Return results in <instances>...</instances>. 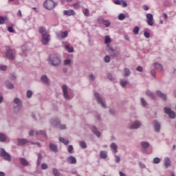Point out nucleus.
Returning <instances> with one entry per match:
<instances>
[{
  "label": "nucleus",
  "instance_id": "c9c22d12",
  "mask_svg": "<svg viewBox=\"0 0 176 176\" xmlns=\"http://www.w3.org/2000/svg\"><path fill=\"white\" fill-rule=\"evenodd\" d=\"M124 77H129L131 74V72L130 69H129L127 67L124 69Z\"/></svg>",
  "mask_w": 176,
  "mask_h": 176
},
{
  "label": "nucleus",
  "instance_id": "9b49d317",
  "mask_svg": "<svg viewBox=\"0 0 176 176\" xmlns=\"http://www.w3.org/2000/svg\"><path fill=\"white\" fill-rule=\"evenodd\" d=\"M50 35L49 33H46L42 35L41 43L44 45H47L50 41Z\"/></svg>",
  "mask_w": 176,
  "mask_h": 176
},
{
  "label": "nucleus",
  "instance_id": "aec40b11",
  "mask_svg": "<svg viewBox=\"0 0 176 176\" xmlns=\"http://www.w3.org/2000/svg\"><path fill=\"white\" fill-rule=\"evenodd\" d=\"M110 148L113 153L117 154L118 153V146L116 143L112 142L110 145Z\"/></svg>",
  "mask_w": 176,
  "mask_h": 176
},
{
  "label": "nucleus",
  "instance_id": "5701e85b",
  "mask_svg": "<svg viewBox=\"0 0 176 176\" xmlns=\"http://www.w3.org/2000/svg\"><path fill=\"white\" fill-rule=\"evenodd\" d=\"M64 16H75L76 12L74 10H64Z\"/></svg>",
  "mask_w": 176,
  "mask_h": 176
},
{
  "label": "nucleus",
  "instance_id": "a19ab883",
  "mask_svg": "<svg viewBox=\"0 0 176 176\" xmlns=\"http://www.w3.org/2000/svg\"><path fill=\"white\" fill-rule=\"evenodd\" d=\"M52 173L54 175V176H60V172L58 171V170L56 168H54L52 169Z\"/></svg>",
  "mask_w": 176,
  "mask_h": 176
},
{
  "label": "nucleus",
  "instance_id": "8fccbe9b",
  "mask_svg": "<svg viewBox=\"0 0 176 176\" xmlns=\"http://www.w3.org/2000/svg\"><path fill=\"white\" fill-rule=\"evenodd\" d=\"M104 61L105 63H109L111 62V57L110 56H105L104 58Z\"/></svg>",
  "mask_w": 176,
  "mask_h": 176
},
{
  "label": "nucleus",
  "instance_id": "69168bd1",
  "mask_svg": "<svg viewBox=\"0 0 176 176\" xmlns=\"http://www.w3.org/2000/svg\"><path fill=\"white\" fill-rule=\"evenodd\" d=\"M115 5H122V0H114Z\"/></svg>",
  "mask_w": 176,
  "mask_h": 176
},
{
  "label": "nucleus",
  "instance_id": "72a5a7b5",
  "mask_svg": "<svg viewBox=\"0 0 176 176\" xmlns=\"http://www.w3.org/2000/svg\"><path fill=\"white\" fill-rule=\"evenodd\" d=\"M6 135L3 133H0V142H6Z\"/></svg>",
  "mask_w": 176,
  "mask_h": 176
},
{
  "label": "nucleus",
  "instance_id": "338daca9",
  "mask_svg": "<svg viewBox=\"0 0 176 176\" xmlns=\"http://www.w3.org/2000/svg\"><path fill=\"white\" fill-rule=\"evenodd\" d=\"M144 36H145V38H150V36H151V34H149V32H144Z\"/></svg>",
  "mask_w": 176,
  "mask_h": 176
},
{
  "label": "nucleus",
  "instance_id": "1a4fd4ad",
  "mask_svg": "<svg viewBox=\"0 0 176 176\" xmlns=\"http://www.w3.org/2000/svg\"><path fill=\"white\" fill-rule=\"evenodd\" d=\"M146 17L147 19L146 20V23L148 24V25H150L151 27H152V25H153L155 21L153 19V14H151V13H148L146 14Z\"/></svg>",
  "mask_w": 176,
  "mask_h": 176
},
{
  "label": "nucleus",
  "instance_id": "13d9d810",
  "mask_svg": "<svg viewBox=\"0 0 176 176\" xmlns=\"http://www.w3.org/2000/svg\"><path fill=\"white\" fill-rule=\"evenodd\" d=\"M136 71L138 72L142 73L144 72V68L142 66H138L136 68Z\"/></svg>",
  "mask_w": 176,
  "mask_h": 176
},
{
  "label": "nucleus",
  "instance_id": "6e6552de",
  "mask_svg": "<svg viewBox=\"0 0 176 176\" xmlns=\"http://www.w3.org/2000/svg\"><path fill=\"white\" fill-rule=\"evenodd\" d=\"M62 90H63V94L64 98L66 100H71V97L68 93V87H67V85H63L62 86Z\"/></svg>",
  "mask_w": 176,
  "mask_h": 176
},
{
  "label": "nucleus",
  "instance_id": "de8ad7c7",
  "mask_svg": "<svg viewBox=\"0 0 176 176\" xmlns=\"http://www.w3.org/2000/svg\"><path fill=\"white\" fill-rule=\"evenodd\" d=\"M111 37L109 36H106L104 38V43L107 45L108 43H111Z\"/></svg>",
  "mask_w": 176,
  "mask_h": 176
},
{
  "label": "nucleus",
  "instance_id": "6e6d98bb",
  "mask_svg": "<svg viewBox=\"0 0 176 176\" xmlns=\"http://www.w3.org/2000/svg\"><path fill=\"white\" fill-rule=\"evenodd\" d=\"M114 157L116 158V163L119 164L121 161L120 157L117 155H115Z\"/></svg>",
  "mask_w": 176,
  "mask_h": 176
},
{
  "label": "nucleus",
  "instance_id": "4d7b16f0",
  "mask_svg": "<svg viewBox=\"0 0 176 176\" xmlns=\"http://www.w3.org/2000/svg\"><path fill=\"white\" fill-rule=\"evenodd\" d=\"M35 133H36V131L34 129H30L29 131L28 135L29 136H34Z\"/></svg>",
  "mask_w": 176,
  "mask_h": 176
},
{
  "label": "nucleus",
  "instance_id": "b1692460",
  "mask_svg": "<svg viewBox=\"0 0 176 176\" xmlns=\"http://www.w3.org/2000/svg\"><path fill=\"white\" fill-rule=\"evenodd\" d=\"M5 86L8 89H10V90L14 89V85L9 80L5 81Z\"/></svg>",
  "mask_w": 176,
  "mask_h": 176
},
{
  "label": "nucleus",
  "instance_id": "5fc2aeb1",
  "mask_svg": "<svg viewBox=\"0 0 176 176\" xmlns=\"http://www.w3.org/2000/svg\"><path fill=\"white\" fill-rule=\"evenodd\" d=\"M71 65V60L70 59H66L64 60V65L67 66Z\"/></svg>",
  "mask_w": 176,
  "mask_h": 176
},
{
  "label": "nucleus",
  "instance_id": "f257e3e1",
  "mask_svg": "<svg viewBox=\"0 0 176 176\" xmlns=\"http://www.w3.org/2000/svg\"><path fill=\"white\" fill-rule=\"evenodd\" d=\"M47 62L49 65L58 67L60 66L62 61L60 58L56 54H50L48 56Z\"/></svg>",
  "mask_w": 176,
  "mask_h": 176
},
{
  "label": "nucleus",
  "instance_id": "2f4dec72",
  "mask_svg": "<svg viewBox=\"0 0 176 176\" xmlns=\"http://www.w3.org/2000/svg\"><path fill=\"white\" fill-rule=\"evenodd\" d=\"M38 32L41 35H45V34H47L48 32L46 30V28L45 27H39L38 28Z\"/></svg>",
  "mask_w": 176,
  "mask_h": 176
},
{
  "label": "nucleus",
  "instance_id": "c03bdc74",
  "mask_svg": "<svg viewBox=\"0 0 176 176\" xmlns=\"http://www.w3.org/2000/svg\"><path fill=\"white\" fill-rule=\"evenodd\" d=\"M133 32L134 35H138V34L140 32V27L135 26L133 28Z\"/></svg>",
  "mask_w": 176,
  "mask_h": 176
},
{
  "label": "nucleus",
  "instance_id": "0e129e2a",
  "mask_svg": "<svg viewBox=\"0 0 176 176\" xmlns=\"http://www.w3.org/2000/svg\"><path fill=\"white\" fill-rule=\"evenodd\" d=\"M89 78L91 80L94 81L96 80V76L93 74H90Z\"/></svg>",
  "mask_w": 176,
  "mask_h": 176
},
{
  "label": "nucleus",
  "instance_id": "864d4df0",
  "mask_svg": "<svg viewBox=\"0 0 176 176\" xmlns=\"http://www.w3.org/2000/svg\"><path fill=\"white\" fill-rule=\"evenodd\" d=\"M121 6H122L123 8H127L128 6L127 2L124 0H121Z\"/></svg>",
  "mask_w": 176,
  "mask_h": 176
},
{
  "label": "nucleus",
  "instance_id": "423d86ee",
  "mask_svg": "<svg viewBox=\"0 0 176 176\" xmlns=\"http://www.w3.org/2000/svg\"><path fill=\"white\" fill-rule=\"evenodd\" d=\"M0 157H2L5 161L11 162L12 157L11 155L6 152L3 148H0Z\"/></svg>",
  "mask_w": 176,
  "mask_h": 176
},
{
  "label": "nucleus",
  "instance_id": "bf43d9fd",
  "mask_svg": "<svg viewBox=\"0 0 176 176\" xmlns=\"http://www.w3.org/2000/svg\"><path fill=\"white\" fill-rule=\"evenodd\" d=\"M66 125L65 124H60V122L59 123V126L58 127V129H60V130H65L66 129Z\"/></svg>",
  "mask_w": 176,
  "mask_h": 176
},
{
  "label": "nucleus",
  "instance_id": "4be33fe9",
  "mask_svg": "<svg viewBox=\"0 0 176 176\" xmlns=\"http://www.w3.org/2000/svg\"><path fill=\"white\" fill-rule=\"evenodd\" d=\"M67 161L70 164H76V163H77V160L74 156L68 157L67 159Z\"/></svg>",
  "mask_w": 176,
  "mask_h": 176
},
{
  "label": "nucleus",
  "instance_id": "bb28decb",
  "mask_svg": "<svg viewBox=\"0 0 176 176\" xmlns=\"http://www.w3.org/2000/svg\"><path fill=\"white\" fill-rule=\"evenodd\" d=\"M146 95L147 96L150 97L153 100H156V96L155 95V94H153V92H152L151 91H146Z\"/></svg>",
  "mask_w": 176,
  "mask_h": 176
},
{
  "label": "nucleus",
  "instance_id": "e433bc0d",
  "mask_svg": "<svg viewBox=\"0 0 176 176\" xmlns=\"http://www.w3.org/2000/svg\"><path fill=\"white\" fill-rule=\"evenodd\" d=\"M79 146L82 149H85L87 148V144L85 141H80Z\"/></svg>",
  "mask_w": 176,
  "mask_h": 176
},
{
  "label": "nucleus",
  "instance_id": "a18cd8bd",
  "mask_svg": "<svg viewBox=\"0 0 176 176\" xmlns=\"http://www.w3.org/2000/svg\"><path fill=\"white\" fill-rule=\"evenodd\" d=\"M32 96H33V92L31 90L27 91V93H26L27 98L30 99L32 97Z\"/></svg>",
  "mask_w": 176,
  "mask_h": 176
},
{
  "label": "nucleus",
  "instance_id": "052dcab7",
  "mask_svg": "<svg viewBox=\"0 0 176 176\" xmlns=\"http://www.w3.org/2000/svg\"><path fill=\"white\" fill-rule=\"evenodd\" d=\"M103 24L105 25V27H110L111 22L109 21H103Z\"/></svg>",
  "mask_w": 176,
  "mask_h": 176
},
{
  "label": "nucleus",
  "instance_id": "412c9836",
  "mask_svg": "<svg viewBox=\"0 0 176 176\" xmlns=\"http://www.w3.org/2000/svg\"><path fill=\"white\" fill-rule=\"evenodd\" d=\"M164 111L166 114L168 115V116L170 119L174 118L173 112L171 111V109L167 108V107H164Z\"/></svg>",
  "mask_w": 176,
  "mask_h": 176
},
{
  "label": "nucleus",
  "instance_id": "37998d69",
  "mask_svg": "<svg viewBox=\"0 0 176 176\" xmlns=\"http://www.w3.org/2000/svg\"><path fill=\"white\" fill-rule=\"evenodd\" d=\"M83 14L85 16V17H89L90 12L88 8H85L84 10H82Z\"/></svg>",
  "mask_w": 176,
  "mask_h": 176
},
{
  "label": "nucleus",
  "instance_id": "c85d7f7f",
  "mask_svg": "<svg viewBox=\"0 0 176 176\" xmlns=\"http://www.w3.org/2000/svg\"><path fill=\"white\" fill-rule=\"evenodd\" d=\"M35 135H42L44 138H47V133L44 130H40V131H35Z\"/></svg>",
  "mask_w": 176,
  "mask_h": 176
},
{
  "label": "nucleus",
  "instance_id": "cd10ccee",
  "mask_svg": "<svg viewBox=\"0 0 176 176\" xmlns=\"http://www.w3.org/2000/svg\"><path fill=\"white\" fill-rule=\"evenodd\" d=\"M42 160H43V155H42L41 153H38V157H37V162H36L37 166H41Z\"/></svg>",
  "mask_w": 176,
  "mask_h": 176
},
{
  "label": "nucleus",
  "instance_id": "a211bd4d",
  "mask_svg": "<svg viewBox=\"0 0 176 176\" xmlns=\"http://www.w3.org/2000/svg\"><path fill=\"white\" fill-rule=\"evenodd\" d=\"M140 145H141V147L143 149L144 152H146V149H148V148H149V146H151V144H149V142H146V141H142L140 142Z\"/></svg>",
  "mask_w": 176,
  "mask_h": 176
},
{
  "label": "nucleus",
  "instance_id": "ddd939ff",
  "mask_svg": "<svg viewBox=\"0 0 176 176\" xmlns=\"http://www.w3.org/2000/svg\"><path fill=\"white\" fill-rule=\"evenodd\" d=\"M142 125V124L140 121L136 120L130 126V129H138L141 127Z\"/></svg>",
  "mask_w": 176,
  "mask_h": 176
},
{
  "label": "nucleus",
  "instance_id": "39448f33",
  "mask_svg": "<svg viewBox=\"0 0 176 176\" xmlns=\"http://www.w3.org/2000/svg\"><path fill=\"white\" fill-rule=\"evenodd\" d=\"M108 52L111 57L118 58L120 55L121 51L119 48L114 49L113 47L109 46Z\"/></svg>",
  "mask_w": 176,
  "mask_h": 176
},
{
  "label": "nucleus",
  "instance_id": "58836bf2",
  "mask_svg": "<svg viewBox=\"0 0 176 176\" xmlns=\"http://www.w3.org/2000/svg\"><path fill=\"white\" fill-rule=\"evenodd\" d=\"M65 47L68 53H73L74 52V47H71L69 45H65Z\"/></svg>",
  "mask_w": 176,
  "mask_h": 176
},
{
  "label": "nucleus",
  "instance_id": "393cba45",
  "mask_svg": "<svg viewBox=\"0 0 176 176\" xmlns=\"http://www.w3.org/2000/svg\"><path fill=\"white\" fill-rule=\"evenodd\" d=\"M41 80L46 85H50V80L47 75H43Z\"/></svg>",
  "mask_w": 176,
  "mask_h": 176
},
{
  "label": "nucleus",
  "instance_id": "20e7f679",
  "mask_svg": "<svg viewBox=\"0 0 176 176\" xmlns=\"http://www.w3.org/2000/svg\"><path fill=\"white\" fill-rule=\"evenodd\" d=\"M94 98H95L97 103L98 104H100L101 106V107H102L103 109L107 108V105L105 104V102L104 101L102 96L99 93L95 92L94 93Z\"/></svg>",
  "mask_w": 176,
  "mask_h": 176
},
{
  "label": "nucleus",
  "instance_id": "4468645a",
  "mask_svg": "<svg viewBox=\"0 0 176 176\" xmlns=\"http://www.w3.org/2000/svg\"><path fill=\"white\" fill-rule=\"evenodd\" d=\"M91 131L98 138H100L102 135L101 132L98 130V129L95 125H93L91 126Z\"/></svg>",
  "mask_w": 176,
  "mask_h": 176
},
{
  "label": "nucleus",
  "instance_id": "3c124183",
  "mask_svg": "<svg viewBox=\"0 0 176 176\" xmlns=\"http://www.w3.org/2000/svg\"><path fill=\"white\" fill-rule=\"evenodd\" d=\"M74 150L73 145H69L67 148V151L69 153L72 154Z\"/></svg>",
  "mask_w": 176,
  "mask_h": 176
},
{
  "label": "nucleus",
  "instance_id": "680f3d73",
  "mask_svg": "<svg viewBox=\"0 0 176 176\" xmlns=\"http://www.w3.org/2000/svg\"><path fill=\"white\" fill-rule=\"evenodd\" d=\"M6 19L3 16H0V24H5Z\"/></svg>",
  "mask_w": 176,
  "mask_h": 176
},
{
  "label": "nucleus",
  "instance_id": "f3484780",
  "mask_svg": "<svg viewBox=\"0 0 176 176\" xmlns=\"http://www.w3.org/2000/svg\"><path fill=\"white\" fill-rule=\"evenodd\" d=\"M153 126H154L155 131L157 133H160V128H161L160 122H159V121H157L156 120H153Z\"/></svg>",
  "mask_w": 176,
  "mask_h": 176
},
{
  "label": "nucleus",
  "instance_id": "a878e982",
  "mask_svg": "<svg viewBox=\"0 0 176 176\" xmlns=\"http://www.w3.org/2000/svg\"><path fill=\"white\" fill-rule=\"evenodd\" d=\"M100 159L105 160L108 157V152L107 151H101L100 152Z\"/></svg>",
  "mask_w": 176,
  "mask_h": 176
},
{
  "label": "nucleus",
  "instance_id": "774afa93",
  "mask_svg": "<svg viewBox=\"0 0 176 176\" xmlns=\"http://www.w3.org/2000/svg\"><path fill=\"white\" fill-rule=\"evenodd\" d=\"M6 69H7V66H6V65H3V66L0 67V70L1 71L5 72V71H6Z\"/></svg>",
  "mask_w": 176,
  "mask_h": 176
},
{
  "label": "nucleus",
  "instance_id": "49530a36",
  "mask_svg": "<svg viewBox=\"0 0 176 176\" xmlns=\"http://www.w3.org/2000/svg\"><path fill=\"white\" fill-rule=\"evenodd\" d=\"M118 20H120V21H123V20H125L126 19V15L123 13H121L118 15Z\"/></svg>",
  "mask_w": 176,
  "mask_h": 176
},
{
  "label": "nucleus",
  "instance_id": "4c0bfd02",
  "mask_svg": "<svg viewBox=\"0 0 176 176\" xmlns=\"http://www.w3.org/2000/svg\"><path fill=\"white\" fill-rule=\"evenodd\" d=\"M59 142L63 143L65 145H69V141L65 140L64 138L60 137L59 138Z\"/></svg>",
  "mask_w": 176,
  "mask_h": 176
},
{
  "label": "nucleus",
  "instance_id": "2eb2a0df",
  "mask_svg": "<svg viewBox=\"0 0 176 176\" xmlns=\"http://www.w3.org/2000/svg\"><path fill=\"white\" fill-rule=\"evenodd\" d=\"M156 94L158 98H161L164 102L167 101V95L162 92V91L158 90L156 91Z\"/></svg>",
  "mask_w": 176,
  "mask_h": 176
},
{
  "label": "nucleus",
  "instance_id": "e2e57ef3",
  "mask_svg": "<svg viewBox=\"0 0 176 176\" xmlns=\"http://www.w3.org/2000/svg\"><path fill=\"white\" fill-rule=\"evenodd\" d=\"M8 32H11V33L15 32V30L13 29V28H12V26H9V27L8 28Z\"/></svg>",
  "mask_w": 176,
  "mask_h": 176
},
{
  "label": "nucleus",
  "instance_id": "09e8293b",
  "mask_svg": "<svg viewBox=\"0 0 176 176\" xmlns=\"http://www.w3.org/2000/svg\"><path fill=\"white\" fill-rule=\"evenodd\" d=\"M41 168L43 170L48 169V165L46 163H43L41 166Z\"/></svg>",
  "mask_w": 176,
  "mask_h": 176
},
{
  "label": "nucleus",
  "instance_id": "9d476101",
  "mask_svg": "<svg viewBox=\"0 0 176 176\" xmlns=\"http://www.w3.org/2000/svg\"><path fill=\"white\" fill-rule=\"evenodd\" d=\"M57 39L62 40L65 39V38H67L68 36V32H59L56 33Z\"/></svg>",
  "mask_w": 176,
  "mask_h": 176
},
{
  "label": "nucleus",
  "instance_id": "6ab92c4d",
  "mask_svg": "<svg viewBox=\"0 0 176 176\" xmlns=\"http://www.w3.org/2000/svg\"><path fill=\"white\" fill-rule=\"evenodd\" d=\"M49 148L52 152L54 153H57L58 152V146L55 144L50 143L49 144Z\"/></svg>",
  "mask_w": 176,
  "mask_h": 176
},
{
  "label": "nucleus",
  "instance_id": "c756f323",
  "mask_svg": "<svg viewBox=\"0 0 176 176\" xmlns=\"http://www.w3.org/2000/svg\"><path fill=\"white\" fill-rule=\"evenodd\" d=\"M20 163L23 166H28L29 165L28 161L24 157L20 158Z\"/></svg>",
  "mask_w": 176,
  "mask_h": 176
},
{
  "label": "nucleus",
  "instance_id": "7c9ffc66",
  "mask_svg": "<svg viewBox=\"0 0 176 176\" xmlns=\"http://www.w3.org/2000/svg\"><path fill=\"white\" fill-rule=\"evenodd\" d=\"M164 162L165 168H168V167H170V164L171 163V162L170 161V158H168V157L164 158Z\"/></svg>",
  "mask_w": 176,
  "mask_h": 176
},
{
  "label": "nucleus",
  "instance_id": "dca6fc26",
  "mask_svg": "<svg viewBox=\"0 0 176 176\" xmlns=\"http://www.w3.org/2000/svg\"><path fill=\"white\" fill-rule=\"evenodd\" d=\"M28 143H29V141L27 139H25V138L17 139V146H24Z\"/></svg>",
  "mask_w": 176,
  "mask_h": 176
},
{
  "label": "nucleus",
  "instance_id": "7ed1b4c3",
  "mask_svg": "<svg viewBox=\"0 0 176 176\" xmlns=\"http://www.w3.org/2000/svg\"><path fill=\"white\" fill-rule=\"evenodd\" d=\"M16 56V52L15 50L8 48L6 50V57L10 60H14Z\"/></svg>",
  "mask_w": 176,
  "mask_h": 176
},
{
  "label": "nucleus",
  "instance_id": "473e14b6",
  "mask_svg": "<svg viewBox=\"0 0 176 176\" xmlns=\"http://www.w3.org/2000/svg\"><path fill=\"white\" fill-rule=\"evenodd\" d=\"M21 50L23 52V56L27 57V52H28V47L26 45H22Z\"/></svg>",
  "mask_w": 176,
  "mask_h": 176
},
{
  "label": "nucleus",
  "instance_id": "f03ea898",
  "mask_svg": "<svg viewBox=\"0 0 176 176\" xmlns=\"http://www.w3.org/2000/svg\"><path fill=\"white\" fill-rule=\"evenodd\" d=\"M13 102L14 104L13 107V112L16 114L19 113L23 108V102L21 99L15 98Z\"/></svg>",
  "mask_w": 176,
  "mask_h": 176
},
{
  "label": "nucleus",
  "instance_id": "603ef678",
  "mask_svg": "<svg viewBox=\"0 0 176 176\" xmlns=\"http://www.w3.org/2000/svg\"><path fill=\"white\" fill-rule=\"evenodd\" d=\"M154 164H159L160 163V158L155 157L153 161Z\"/></svg>",
  "mask_w": 176,
  "mask_h": 176
},
{
  "label": "nucleus",
  "instance_id": "0eeeda50",
  "mask_svg": "<svg viewBox=\"0 0 176 176\" xmlns=\"http://www.w3.org/2000/svg\"><path fill=\"white\" fill-rule=\"evenodd\" d=\"M43 6L47 10H52V9H54L56 3L53 0H46L43 3Z\"/></svg>",
  "mask_w": 176,
  "mask_h": 176
},
{
  "label": "nucleus",
  "instance_id": "79ce46f5",
  "mask_svg": "<svg viewBox=\"0 0 176 176\" xmlns=\"http://www.w3.org/2000/svg\"><path fill=\"white\" fill-rule=\"evenodd\" d=\"M129 81L128 80H121L120 82V84L122 87H126V85H128Z\"/></svg>",
  "mask_w": 176,
  "mask_h": 176
},
{
  "label": "nucleus",
  "instance_id": "f8f14e48",
  "mask_svg": "<svg viewBox=\"0 0 176 176\" xmlns=\"http://www.w3.org/2000/svg\"><path fill=\"white\" fill-rule=\"evenodd\" d=\"M60 122V121L58 118H52L50 120V124L54 128H59Z\"/></svg>",
  "mask_w": 176,
  "mask_h": 176
},
{
  "label": "nucleus",
  "instance_id": "f704fd0d",
  "mask_svg": "<svg viewBox=\"0 0 176 176\" xmlns=\"http://www.w3.org/2000/svg\"><path fill=\"white\" fill-rule=\"evenodd\" d=\"M154 67H155V69L157 70L163 71V66L160 63H154Z\"/></svg>",
  "mask_w": 176,
  "mask_h": 176
},
{
  "label": "nucleus",
  "instance_id": "ea45409f",
  "mask_svg": "<svg viewBox=\"0 0 176 176\" xmlns=\"http://www.w3.org/2000/svg\"><path fill=\"white\" fill-rule=\"evenodd\" d=\"M140 102H141V105L143 107H146V106H148V102H146V100L144 98H140Z\"/></svg>",
  "mask_w": 176,
  "mask_h": 176
}]
</instances>
